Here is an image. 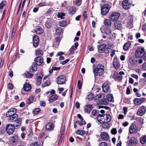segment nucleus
I'll return each mask as SVG.
<instances>
[{
    "instance_id": "obj_1",
    "label": "nucleus",
    "mask_w": 146,
    "mask_h": 146,
    "mask_svg": "<svg viewBox=\"0 0 146 146\" xmlns=\"http://www.w3.org/2000/svg\"><path fill=\"white\" fill-rule=\"evenodd\" d=\"M104 66L100 64H98L95 67H94L93 69V72L95 77L98 75L99 76H102L104 74Z\"/></svg>"
},
{
    "instance_id": "obj_2",
    "label": "nucleus",
    "mask_w": 146,
    "mask_h": 146,
    "mask_svg": "<svg viewBox=\"0 0 146 146\" xmlns=\"http://www.w3.org/2000/svg\"><path fill=\"white\" fill-rule=\"evenodd\" d=\"M110 8V5L108 4L103 5L101 9V14L103 15H106L109 12Z\"/></svg>"
},
{
    "instance_id": "obj_3",
    "label": "nucleus",
    "mask_w": 146,
    "mask_h": 146,
    "mask_svg": "<svg viewBox=\"0 0 146 146\" xmlns=\"http://www.w3.org/2000/svg\"><path fill=\"white\" fill-rule=\"evenodd\" d=\"M15 128V125L11 124H7L5 127L7 133L9 135H11L13 133Z\"/></svg>"
},
{
    "instance_id": "obj_4",
    "label": "nucleus",
    "mask_w": 146,
    "mask_h": 146,
    "mask_svg": "<svg viewBox=\"0 0 146 146\" xmlns=\"http://www.w3.org/2000/svg\"><path fill=\"white\" fill-rule=\"evenodd\" d=\"M145 53V50L144 48H139L136 51L135 56L137 58H141L143 57Z\"/></svg>"
},
{
    "instance_id": "obj_5",
    "label": "nucleus",
    "mask_w": 146,
    "mask_h": 146,
    "mask_svg": "<svg viewBox=\"0 0 146 146\" xmlns=\"http://www.w3.org/2000/svg\"><path fill=\"white\" fill-rule=\"evenodd\" d=\"M120 16V14L119 12L113 13L110 16L109 19L112 21H115L118 19Z\"/></svg>"
},
{
    "instance_id": "obj_6",
    "label": "nucleus",
    "mask_w": 146,
    "mask_h": 146,
    "mask_svg": "<svg viewBox=\"0 0 146 146\" xmlns=\"http://www.w3.org/2000/svg\"><path fill=\"white\" fill-rule=\"evenodd\" d=\"M106 48V44H105L98 46V51L100 53L104 52L106 53H109V51L107 50Z\"/></svg>"
},
{
    "instance_id": "obj_7",
    "label": "nucleus",
    "mask_w": 146,
    "mask_h": 146,
    "mask_svg": "<svg viewBox=\"0 0 146 146\" xmlns=\"http://www.w3.org/2000/svg\"><path fill=\"white\" fill-rule=\"evenodd\" d=\"M122 6L124 9H129L132 5V3L129 2L128 0H124L122 2Z\"/></svg>"
},
{
    "instance_id": "obj_8",
    "label": "nucleus",
    "mask_w": 146,
    "mask_h": 146,
    "mask_svg": "<svg viewBox=\"0 0 146 146\" xmlns=\"http://www.w3.org/2000/svg\"><path fill=\"white\" fill-rule=\"evenodd\" d=\"M57 83L60 84H64L66 82V78L65 76L62 75L58 76L57 78Z\"/></svg>"
},
{
    "instance_id": "obj_9",
    "label": "nucleus",
    "mask_w": 146,
    "mask_h": 146,
    "mask_svg": "<svg viewBox=\"0 0 146 146\" xmlns=\"http://www.w3.org/2000/svg\"><path fill=\"white\" fill-rule=\"evenodd\" d=\"M146 108L144 106H141L138 109L137 112V114L139 116H142L145 113Z\"/></svg>"
},
{
    "instance_id": "obj_10",
    "label": "nucleus",
    "mask_w": 146,
    "mask_h": 146,
    "mask_svg": "<svg viewBox=\"0 0 146 146\" xmlns=\"http://www.w3.org/2000/svg\"><path fill=\"white\" fill-rule=\"evenodd\" d=\"M137 143V139L135 137H132L128 143V146H136Z\"/></svg>"
},
{
    "instance_id": "obj_11",
    "label": "nucleus",
    "mask_w": 146,
    "mask_h": 146,
    "mask_svg": "<svg viewBox=\"0 0 146 146\" xmlns=\"http://www.w3.org/2000/svg\"><path fill=\"white\" fill-rule=\"evenodd\" d=\"M100 136L101 139L103 141H107L109 138L108 134L106 132H101Z\"/></svg>"
},
{
    "instance_id": "obj_12",
    "label": "nucleus",
    "mask_w": 146,
    "mask_h": 146,
    "mask_svg": "<svg viewBox=\"0 0 146 146\" xmlns=\"http://www.w3.org/2000/svg\"><path fill=\"white\" fill-rule=\"evenodd\" d=\"M17 110L15 108H12L9 109L6 113V116L8 117L10 116L16 114Z\"/></svg>"
},
{
    "instance_id": "obj_13",
    "label": "nucleus",
    "mask_w": 146,
    "mask_h": 146,
    "mask_svg": "<svg viewBox=\"0 0 146 146\" xmlns=\"http://www.w3.org/2000/svg\"><path fill=\"white\" fill-rule=\"evenodd\" d=\"M18 116L17 114H15L8 117V120L9 122H13L16 121L18 119Z\"/></svg>"
},
{
    "instance_id": "obj_14",
    "label": "nucleus",
    "mask_w": 146,
    "mask_h": 146,
    "mask_svg": "<svg viewBox=\"0 0 146 146\" xmlns=\"http://www.w3.org/2000/svg\"><path fill=\"white\" fill-rule=\"evenodd\" d=\"M113 65L115 68L117 69L120 67L119 61L116 57L114 58L113 60Z\"/></svg>"
},
{
    "instance_id": "obj_15",
    "label": "nucleus",
    "mask_w": 146,
    "mask_h": 146,
    "mask_svg": "<svg viewBox=\"0 0 146 146\" xmlns=\"http://www.w3.org/2000/svg\"><path fill=\"white\" fill-rule=\"evenodd\" d=\"M36 64L38 66L40 65L42 63L43 60L42 57L38 56L36 57L34 60Z\"/></svg>"
},
{
    "instance_id": "obj_16",
    "label": "nucleus",
    "mask_w": 146,
    "mask_h": 146,
    "mask_svg": "<svg viewBox=\"0 0 146 146\" xmlns=\"http://www.w3.org/2000/svg\"><path fill=\"white\" fill-rule=\"evenodd\" d=\"M110 88V85L107 82L104 83L102 86V90L106 93L108 92Z\"/></svg>"
},
{
    "instance_id": "obj_17",
    "label": "nucleus",
    "mask_w": 146,
    "mask_h": 146,
    "mask_svg": "<svg viewBox=\"0 0 146 146\" xmlns=\"http://www.w3.org/2000/svg\"><path fill=\"white\" fill-rule=\"evenodd\" d=\"M137 131V128L135 124L131 125L129 127V132L131 134L135 133Z\"/></svg>"
},
{
    "instance_id": "obj_18",
    "label": "nucleus",
    "mask_w": 146,
    "mask_h": 146,
    "mask_svg": "<svg viewBox=\"0 0 146 146\" xmlns=\"http://www.w3.org/2000/svg\"><path fill=\"white\" fill-rule=\"evenodd\" d=\"M129 62L132 66H137V61L134 57H131L129 58Z\"/></svg>"
},
{
    "instance_id": "obj_19",
    "label": "nucleus",
    "mask_w": 146,
    "mask_h": 146,
    "mask_svg": "<svg viewBox=\"0 0 146 146\" xmlns=\"http://www.w3.org/2000/svg\"><path fill=\"white\" fill-rule=\"evenodd\" d=\"M145 98H142L141 99H136L134 100V103L136 105H139L141 104L145 100Z\"/></svg>"
},
{
    "instance_id": "obj_20",
    "label": "nucleus",
    "mask_w": 146,
    "mask_h": 146,
    "mask_svg": "<svg viewBox=\"0 0 146 146\" xmlns=\"http://www.w3.org/2000/svg\"><path fill=\"white\" fill-rule=\"evenodd\" d=\"M31 85L29 83H26L24 84L23 88V90L27 92L29 91L31 89Z\"/></svg>"
},
{
    "instance_id": "obj_21",
    "label": "nucleus",
    "mask_w": 146,
    "mask_h": 146,
    "mask_svg": "<svg viewBox=\"0 0 146 146\" xmlns=\"http://www.w3.org/2000/svg\"><path fill=\"white\" fill-rule=\"evenodd\" d=\"M105 115L104 114H99L97 115V118L99 122L100 123H104V121H102V119L104 118Z\"/></svg>"
},
{
    "instance_id": "obj_22",
    "label": "nucleus",
    "mask_w": 146,
    "mask_h": 146,
    "mask_svg": "<svg viewBox=\"0 0 146 146\" xmlns=\"http://www.w3.org/2000/svg\"><path fill=\"white\" fill-rule=\"evenodd\" d=\"M114 26L115 29L120 30L122 28V24L120 22L116 21L114 23Z\"/></svg>"
},
{
    "instance_id": "obj_23",
    "label": "nucleus",
    "mask_w": 146,
    "mask_h": 146,
    "mask_svg": "<svg viewBox=\"0 0 146 146\" xmlns=\"http://www.w3.org/2000/svg\"><path fill=\"white\" fill-rule=\"evenodd\" d=\"M33 43L34 46L36 47L39 44V38L37 36L35 35L33 37Z\"/></svg>"
},
{
    "instance_id": "obj_24",
    "label": "nucleus",
    "mask_w": 146,
    "mask_h": 146,
    "mask_svg": "<svg viewBox=\"0 0 146 146\" xmlns=\"http://www.w3.org/2000/svg\"><path fill=\"white\" fill-rule=\"evenodd\" d=\"M84 108L85 112L90 113L92 109V107L91 105L87 104L84 107Z\"/></svg>"
},
{
    "instance_id": "obj_25",
    "label": "nucleus",
    "mask_w": 146,
    "mask_h": 146,
    "mask_svg": "<svg viewBox=\"0 0 146 146\" xmlns=\"http://www.w3.org/2000/svg\"><path fill=\"white\" fill-rule=\"evenodd\" d=\"M106 49L108 50L109 53L112 50V48L114 47V45L113 43L110 42L106 44Z\"/></svg>"
},
{
    "instance_id": "obj_26",
    "label": "nucleus",
    "mask_w": 146,
    "mask_h": 146,
    "mask_svg": "<svg viewBox=\"0 0 146 146\" xmlns=\"http://www.w3.org/2000/svg\"><path fill=\"white\" fill-rule=\"evenodd\" d=\"M35 31L37 34H42L44 32L43 29L40 26L37 27L35 29Z\"/></svg>"
},
{
    "instance_id": "obj_27",
    "label": "nucleus",
    "mask_w": 146,
    "mask_h": 146,
    "mask_svg": "<svg viewBox=\"0 0 146 146\" xmlns=\"http://www.w3.org/2000/svg\"><path fill=\"white\" fill-rule=\"evenodd\" d=\"M45 128L47 130L51 131L53 129V125L51 123H48L46 125Z\"/></svg>"
},
{
    "instance_id": "obj_28",
    "label": "nucleus",
    "mask_w": 146,
    "mask_h": 146,
    "mask_svg": "<svg viewBox=\"0 0 146 146\" xmlns=\"http://www.w3.org/2000/svg\"><path fill=\"white\" fill-rule=\"evenodd\" d=\"M21 118H19L16 121V122L15 123V128L18 129L20 127L21 123Z\"/></svg>"
},
{
    "instance_id": "obj_29",
    "label": "nucleus",
    "mask_w": 146,
    "mask_h": 146,
    "mask_svg": "<svg viewBox=\"0 0 146 146\" xmlns=\"http://www.w3.org/2000/svg\"><path fill=\"white\" fill-rule=\"evenodd\" d=\"M36 64L35 63H33L31 66L30 69L31 71V72H35L36 71L37 69V66Z\"/></svg>"
},
{
    "instance_id": "obj_30",
    "label": "nucleus",
    "mask_w": 146,
    "mask_h": 146,
    "mask_svg": "<svg viewBox=\"0 0 146 146\" xmlns=\"http://www.w3.org/2000/svg\"><path fill=\"white\" fill-rule=\"evenodd\" d=\"M131 45V43L130 42H128L125 43L123 46V48L125 51L127 50L129 47Z\"/></svg>"
},
{
    "instance_id": "obj_31",
    "label": "nucleus",
    "mask_w": 146,
    "mask_h": 146,
    "mask_svg": "<svg viewBox=\"0 0 146 146\" xmlns=\"http://www.w3.org/2000/svg\"><path fill=\"white\" fill-rule=\"evenodd\" d=\"M43 76L42 75L37 76V78L36 80V84L37 85H40Z\"/></svg>"
},
{
    "instance_id": "obj_32",
    "label": "nucleus",
    "mask_w": 146,
    "mask_h": 146,
    "mask_svg": "<svg viewBox=\"0 0 146 146\" xmlns=\"http://www.w3.org/2000/svg\"><path fill=\"white\" fill-rule=\"evenodd\" d=\"M95 98L96 100H98L101 102H103L102 99L103 97L101 94L96 95Z\"/></svg>"
},
{
    "instance_id": "obj_33",
    "label": "nucleus",
    "mask_w": 146,
    "mask_h": 146,
    "mask_svg": "<svg viewBox=\"0 0 146 146\" xmlns=\"http://www.w3.org/2000/svg\"><path fill=\"white\" fill-rule=\"evenodd\" d=\"M110 20V19H108L105 20L104 21L105 25L107 27H110L111 26V23Z\"/></svg>"
},
{
    "instance_id": "obj_34",
    "label": "nucleus",
    "mask_w": 146,
    "mask_h": 146,
    "mask_svg": "<svg viewBox=\"0 0 146 146\" xmlns=\"http://www.w3.org/2000/svg\"><path fill=\"white\" fill-rule=\"evenodd\" d=\"M58 98V96L56 95H54L51 96L49 99L50 102H52L55 101Z\"/></svg>"
},
{
    "instance_id": "obj_35",
    "label": "nucleus",
    "mask_w": 146,
    "mask_h": 146,
    "mask_svg": "<svg viewBox=\"0 0 146 146\" xmlns=\"http://www.w3.org/2000/svg\"><path fill=\"white\" fill-rule=\"evenodd\" d=\"M104 31L106 34L110 35L111 34L112 30L109 27H106L104 29Z\"/></svg>"
},
{
    "instance_id": "obj_36",
    "label": "nucleus",
    "mask_w": 146,
    "mask_h": 146,
    "mask_svg": "<svg viewBox=\"0 0 146 146\" xmlns=\"http://www.w3.org/2000/svg\"><path fill=\"white\" fill-rule=\"evenodd\" d=\"M104 123H103V124L102 125V127L103 128L106 129L109 128L110 126V124L108 123V122L104 121Z\"/></svg>"
},
{
    "instance_id": "obj_37",
    "label": "nucleus",
    "mask_w": 146,
    "mask_h": 146,
    "mask_svg": "<svg viewBox=\"0 0 146 146\" xmlns=\"http://www.w3.org/2000/svg\"><path fill=\"white\" fill-rule=\"evenodd\" d=\"M23 76L27 78H30L33 77V74L28 72H26L23 74Z\"/></svg>"
},
{
    "instance_id": "obj_38",
    "label": "nucleus",
    "mask_w": 146,
    "mask_h": 146,
    "mask_svg": "<svg viewBox=\"0 0 146 146\" xmlns=\"http://www.w3.org/2000/svg\"><path fill=\"white\" fill-rule=\"evenodd\" d=\"M76 11V8L73 7L70 8L69 9V12L70 15H73Z\"/></svg>"
},
{
    "instance_id": "obj_39",
    "label": "nucleus",
    "mask_w": 146,
    "mask_h": 146,
    "mask_svg": "<svg viewBox=\"0 0 146 146\" xmlns=\"http://www.w3.org/2000/svg\"><path fill=\"white\" fill-rule=\"evenodd\" d=\"M76 133L77 134L82 135H83L86 133L85 131H84L80 130H77Z\"/></svg>"
},
{
    "instance_id": "obj_40",
    "label": "nucleus",
    "mask_w": 146,
    "mask_h": 146,
    "mask_svg": "<svg viewBox=\"0 0 146 146\" xmlns=\"http://www.w3.org/2000/svg\"><path fill=\"white\" fill-rule=\"evenodd\" d=\"M104 115H105V116L104 117H105L106 118L105 119L106 120V122H108L110 121L111 119V116L110 115H109V114H107V115L104 114Z\"/></svg>"
},
{
    "instance_id": "obj_41",
    "label": "nucleus",
    "mask_w": 146,
    "mask_h": 146,
    "mask_svg": "<svg viewBox=\"0 0 146 146\" xmlns=\"http://www.w3.org/2000/svg\"><path fill=\"white\" fill-rule=\"evenodd\" d=\"M140 142L142 144H144L146 142V135L143 136L141 138Z\"/></svg>"
},
{
    "instance_id": "obj_42",
    "label": "nucleus",
    "mask_w": 146,
    "mask_h": 146,
    "mask_svg": "<svg viewBox=\"0 0 146 146\" xmlns=\"http://www.w3.org/2000/svg\"><path fill=\"white\" fill-rule=\"evenodd\" d=\"M34 100L33 97L32 96H30L29 98L28 99L27 102V103L29 104H30L32 103Z\"/></svg>"
},
{
    "instance_id": "obj_43",
    "label": "nucleus",
    "mask_w": 146,
    "mask_h": 146,
    "mask_svg": "<svg viewBox=\"0 0 146 146\" xmlns=\"http://www.w3.org/2000/svg\"><path fill=\"white\" fill-rule=\"evenodd\" d=\"M115 78L118 80H121L122 78V76L118 74H115L114 75Z\"/></svg>"
},
{
    "instance_id": "obj_44",
    "label": "nucleus",
    "mask_w": 146,
    "mask_h": 146,
    "mask_svg": "<svg viewBox=\"0 0 146 146\" xmlns=\"http://www.w3.org/2000/svg\"><path fill=\"white\" fill-rule=\"evenodd\" d=\"M62 31V29L61 27H58L56 30V33L57 35H59Z\"/></svg>"
},
{
    "instance_id": "obj_45",
    "label": "nucleus",
    "mask_w": 146,
    "mask_h": 146,
    "mask_svg": "<svg viewBox=\"0 0 146 146\" xmlns=\"http://www.w3.org/2000/svg\"><path fill=\"white\" fill-rule=\"evenodd\" d=\"M113 96L111 94H108L107 96V100L109 102H111L112 100Z\"/></svg>"
},
{
    "instance_id": "obj_46",
    "label": "nucleus",
    "mask_w": 146,
    "mask_h": 146,
    "mask_svg": "<svg viewBox=\"0 0 146 146\" xmlns=\"http://www.w3.org/2000/svg\"><path fill=\"white\" fill-rule=\"evenodd\" d=\"M93 98V95L91 93L89 94L87 96V99L89 101L92 100Z\"/></svg>"
},
{
    "instance_id": "obj_47",
    "label": "nucleus",
    "mask_w": 146,
    "mask_h": 146,
    "mask_svg": "<svg viewBox=\"0 0 146 146\" xmlns=\"http://www.w3.org/2000/svg\"><path fill=\"white\" fill-rule=\"evenodd\" d=\"M81 120V121L80 122L79 121H76V122H75V123H78L80 125H84L86 124V121L84 120Z\"/></svg>"
},
{
    "instance_id": "obj_48",
    "label": "nucleus",
    "mask_w": 146,
    "mask_h": 146,
    "mask_svg": "<svg viewBox=\"0 0 146 146\" xmlns=\"http://www.w3.org/2000/svg\"><path fill=\"white\" fill-rule=\"evenodd\" d=\"M50 84V81L49 80L46 81L43 84L42 86L44 87L48 86H49Z\"/></svg>"
},
{
    "instance_id": "obj_49",
    "label": "nucleus",
    "mask_w": 146,
    "mask_h": 146,
    "mask_svg": "<svg viewBox=\"0 0 146 146\" xmlns=\"http://www.w3.org/2000/svg\"><path fill=\"white\" fill-rule=\"evenodd\" d=\"M36 55H40L43 54L42 50L40 49H38L36 51Z\"/></svg>"
},
{
    "instance_id": "obj_50",
    "label": "nucleus",
    "mask_w": 146,
    "mask_h": 146,
    "mask_svg": "<svg viewBox=\"0 0 146 146\" xmlns=\"http://www.w3.org/2000/svg\"><path fill=\"white\" fill-rule=\"evenodd\" d=\"M40 110V108H37L35 109L33 111V113L34 114H37L38 113Z\"/></svg>"
},
{
    "instance_id": "obj_51",
    "label": "nucleus",
    "mask_w": 146,
    "mask_h": 146,
    "mask_svg": "<svg viewBox=\"0 0 146 146\" xmlns=\"http://www.w3.org/2000/svg\"><path fill=\"white\" fill-rule=\"evenodd\" d=\"M66 24V22L65 21H60L59 23V25L61 27L64 26Z\"/></svg>"
},
{
    "instance_id": "obj_52",
    "label": "nucleus",
    "mask_w": 146,
    "mask_h": 146,
    "mask_svg": "<svg viewBox=\"0 0 146 146\" xmlns=\"http://www.w3.org/2000/svg\"><path fill=\"white\" fill-rule=\"evenodd\" d=\"M77 49L74 47V45H73L71 47L70 49V52L73 54L74 52Z\"/></svg>"
},
{
    "instance_id": "obj_53",
    "label": "nucleus",
    "mask_w": 146,
    "mask_h": 146,
    "mask_svg": "<svg viewBox=\"0 0 146 146\" xmlns=\"http://www.w3.org/2000/svg\"><path fill=\"white\" fill-rule=\"evenodd\" d=\"M6 4L5 1H3L0 4V9H3V7Z\"/></svg>"
},
{
    "instance_id": "obj_54",
    "label": "nucleus",
    "mask_w": 146,
    "mask_h": 146,
    "mask_svg": "<svg viewBox=\"0 0 146 146\" xmlns=\"http://www.w3.org/2000/svg\"><path fill=\"white\" fill-rule=\"evenodd\" d=\"M82 85V82H81L80 80H79L78 82L77 87L78 88L80 89L81 88Z\"/></svg>"
},
{
    "instance_id": "obj_55",
    "label": "nucleus",
    "mask_w": 146,
    "mask_h": 146,
    "mask_svg": "<svg viewBox=\"0 0 146 146\" xmlns=\"http://www.w3.org/2000/svg\"><path fill=\"white\" fill-rule=\"evenodd\" d=\"M12 142L13 143H15L18 140V137L17 136H15L12 137Z\"/></svg>"
},
{
    "instance_id": "obj_56",
    "label": "nucleus",
    "mask_w": 146,
    "mask_h": 146,
    "mask_svg": "<svg viewBox=\"0 0 146 146\" xmlns=\"http://www.w3.org/2000/svg\"><path fill=\"white\" fill-rule=\"evenodd\" d=\"M82 3V0H77L75 2L76 5L77 6L80 5Z\"/></svg>"
},
{
    "instance_id": "obj_57",
    "label": "nucleus",
    "mask_w": 146,
    "mask_h": 146,
    "mask_svg": "<svg viewBox=\"0 0 146 146\" xmlns=\"http://www.w3.org/2000/svg\"><path fill=\"white\" fill-rule=\"evenodd\" d=\"M40 144H38L37 142H34L30 145V146H40Z\"/></svg>"
},
{
    "instance_id": "obj_58",
    "label": "nucleus",
    "mask_w": 146,
    "mask_h": 146,
    "mask_svg": "<svg viewBox=\"0 0 146 146\" xmlns=\"http://www.w3.org/2000/svg\"><path fill=\"white\" fill-rule=\"evenodd\" d=\"M111 133L112 134H116L117 133L116 129L115 128L113 129L111 131Z\"/></svg>"
},
{
    "instance_id": "obj_59",
    "label": "nucleus",
    "mask_w": 146,
    "mask_h": 146,
    "mask_svg": "<svg viewBox=\"0 0 146 146\" xmlns=\"http://www.w3.org/2000/svg\"><path fill=\"white\" fill-rule=\"evenodd\" d=\"M97 111L96 110H93L91 112V114L93 116H96L97 113Z\"/></svg>"
},
{
    "instance_id": "obj_60",
    "label": "nucleus",
    "mask_w": 146,
    "mask_h": 146,
    "mask_svg": "<svg viewBox=\"0 0 146 146\" xmlns=\"http://www.w3.org/2000/svg\"><path fill=\"white\" fill-rule=\"evenodd\" d=\"M83 15L84 16V20H85L87 18V14L86 11H84Z\"/></svg>"
},
{
    "instance_id": "obj_61",
    "label": "nucleus",
    "mask_w": 146,
    "mask_h": 146,
    "mask_svg": "<svg viewBox=\"0 0 146 146\" xmlns=\"http://www.w3.org/2000/svg\"><path fill=\"white\" fill-rule=\"evenodd\" d=\"M99 146H108V145L106 143L102 142L100 144Z\"/></svg>"
},
{
    "instance_id": "obj_62",
    "label": "nucleus",
    "mask_w": 146,
    "mask_h": 146,
    "mask_svg": "<svg viewBox=\"0 0 146 146\" xmlns=\"http://www.w3.org/2000/svg\"><path fill=\"white\" fill-rule=\"evenodd\" d=\"M58 14L59 17L62 18H63V17H64L65 16V14L63 13H59Z\"/></svg>"
},
{
    "instance_id": "obj_63",
    "label": "nucleus",
    "mask_w": 146,
    "mask_h": 146,
    "mask_svg": "<svg viewBox=\"0 0 146 146\" xmlns=\"http://www.w3.org/2000/svg\"><path fill=\"white\" fill-rule=\"evenodd\" d=\"M4 59H1V62L0 63V67H2L3 66L4 62Z\"/></svg>"
},
{
    "instance_id": "obj_64",
    "label": "nucleus",
    "mask_w": 146,
    "mask_h": 146,
    "mask_svg": "<svg viewBox=\"0 0 146 146\" xmlns=\"http://www.w3.org/2000/svg\"><path fill=\"white\" fill-rule=\"evenodd\" d=\"M7 87L9 89H12L13 88L12 85L11 84H8Z\"/></svg>"
}]
</instances>
